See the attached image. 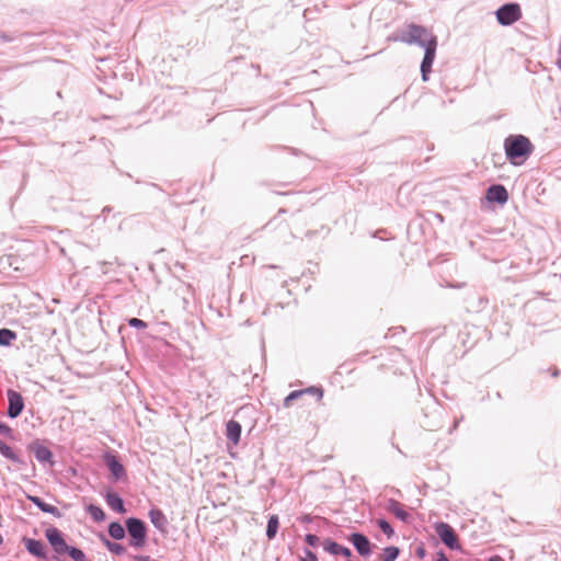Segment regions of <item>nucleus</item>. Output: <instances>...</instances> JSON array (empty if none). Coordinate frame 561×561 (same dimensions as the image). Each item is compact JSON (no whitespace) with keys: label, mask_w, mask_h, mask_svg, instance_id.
Returning <instances> with one entry per match:
<instances>
[{"label":"nucleus","mask_w":561,"mask_h":561,"mask_svg":"<svg viewBox=\"0 0 561 561\" xmlns=\"http://www.w3.org/2000/svg\"><path fill=\"white\" fill-rule=\"evenodd\" d=\"M504 149L510 162L514 165H520L533 153L534 146L527 137L512 135L505 139Z\"/></svg>","instance_id":"obj_1"},{"label":"nucleus","mask_w":561,"mask_h":561,"mask_svg":"<svg viewBox=\"0 0 561 561\" xmlns=\"http://www.w3.org/2000/svg\"><path fill=\"white\" fill-rule=\"evenodd\" d=\"M393 39L409 45L416 44L424 49H427L433 44L434 46H437L436 36L424 26L416 25L414 23L409 24L407 28L397 34Z\"/></svg>","instance_id":"obj_2"},{"label":"nucleus","mask_w":561,"mask_h":561,"mask_svg":"<svg viewBox=\"0 0 561 561\" xmlns=\"http://www.w3.org/2000/svg\"><path fill=\"white\" fill-rule=\"evenodd\" d=\"M126 528L130 536L129 545L135 548L144 547L146 542V525L138 518H128Z\"/></svg>","instance_id":"obj_3"},{"label":"nucleus","mask_w":561,"mask_h":561,"mask_svg":"<svg viewBox=\"0 0 561 561\" xmlns=\"http://www.w3.org/2000/svg\"><path fill=\"white\" fill-rule=\"evenodd\" d=\"M522 16L520 8L516 3L504 4L496 11V18L500 24L511 25Z\"/></svg>","instance_id":"obj_4"},{"label":"nucleus","mask_w":561,"mask_h":561,"mask_svg":"<svg viewBox=\"0 0 561 561\" xmlns=\"http://www.w3.org/2000/svg\"><path fill=\"white\" fill-rule=\"evenodd\" d=\"M45 536L57 554H64L69 546L66 543L62 534L55 527L47 528Z\"/></svg>","instance_id":"obj_5"},{"label":"nucleus","mask_w":561,"mask_h":561,"mask_svg":"<svg viewBox=\"0 0 561 561\" xmlns=\"http://www.w3.org/2000/svg\"><path fill=\"white\" fill-rule=\"evenodd\" d=\"M436 534L440 540L450 549H459V543L453 528L446 523L435 525Z\"/></svg>","instance_id":"obj_6"},{"label":"nucleus","mask_w":561,"mask_h":561,"mask_svg":"<svg viewBox=\"0 0 561 561\" xmlns=\"http://www.w3.org/2000/svg\"><path fill=\"white\" fill-rule=\"evenodd\" d=\"M7 396L9 402L8 415L11 419H15L21 414V412L24 409V400L18 391L12 389L8 390Z\"/></svg>","instance_id":"obj_7"},{"label":"nucleus","mask_w":561,"mask_h":561,"mask_svg":"<svg viewBox=\"0 0 561 561\" xmlns=\"http://www.w3.org/2000/svg\"><path fill=\"white\" fill-rule=\"evenodd\" d=\"M436 48L437 46H434L433 44L431 47L425 49L424 58L421 64V75L423 81L428 80V75L432 71V66L436 56Z\"/></svg>","instance_id":"obj_8"},{"label":"nucleus","mask_w":561,"mask_h":561,"mask_svg":"<svg viewBox=\"0 0 561 561\" xmlns=\"http://www.w3.org/2000/svg\"><path fill=\"white\" fill-rule=\"evenodd\" d=\"M486 198L490 202H496L501 205L505 204L508 199V194L503 185H492L486 191Z\"/></svg>","instance_id":"obj_9"},{"label":"nucleus","mask_w":561,"mask_h":561,"mask_svg":"<svg viewBox=\"0 0 561 561\" xmlns=\"http://www.w3.org/2000/svg\"><path fill=\"white\" fill-rule=\"evenodd\" d=\"M23 542L31 554L39 559H46L45 547L42 541L32 538H24Z\"/></svg>","instance_id":"obj_10"},{"label":"nucleus","mask_w":561,"mask_h":561,"mask_svg":"<svg viewBox=\"0 0 561 561\" xmlns=\"http://www.w3.org/2000/svg\"><path fill=\"white\" fill-rule=\"evenodd\" d=\"M351 541L360 556H368L370 553V542L366 536L353 534Z\"/></svg>","instance_id":"obj_11"},{"label":"nucleus","mask_w":561,"mask_h":561,"mask_svg":"<svg viewBox=\"0 0 561 561\" xmlns=\"http://www.w3.org/2000/svg\"><path fill=\"white\" fill-rule=\"evenodd\" d=\"M104 459L107 468L110 469L111 473L114 476L115 479H121L125 476V469L123 465L114 455L106 454Z\"/></svg>","instance_id":"obj_12"},{"label":"nucleus","mask_w":561,"mask_h":561,"mask_svg":"<svg viewBox=\"0 0 561 561\" xmlns=\"http://www.w3.org/2000/svg\"><path fill=\"white\" fill-rule=\"evenodd\" d=\"M386 510L404 523L410 520V514L404 511L402 505L396 500H389L386 505Z\"/></svg>","instance_id":"obj_13"},{"label":"nucleus","mask_w":561,"mask_h":561,"mask_svg":"<svg viewBox=\"0 0 561 561\" xmlns=\"http://www.w3.org/2000/svg\"><path fill=\"white\" fill-rule=\"evenodd\" d=\"M241 435V425L233 420H230L226 424V436L229 442H231L233 445H237L240 440Z\"/></svg>","instance_id":"obj_14"},{"label":"nucleus","mask_w":561,"mask_h":561,"mask_svg":"<svg viewBox=\"0 0 561 561\" xmlns=\"http://www.w3.org/2000/svg\"><path fill=\"white\" fill-rule=\"evenodd\" d=\"M323 549L327 552L334 554V556L342 554L344 557H350L352 554V552L348 548L343 547V546L339 545L337 542L332 541L330 539H327L323 542Z\"/></svg>","instance_id":"obj_15"},{"label":"nucleus","mask_w":561,"mask_h":561,"mask_svg":"<svg viewBox=\"0 0 561 561\" xmlns=\"http://www.w3.org/2000/svg\"><path fill=\"white\" fill-rule=\"evenodd\" d=\"M106 503L113 511L119 514L125 513L124 502L118 494L107 493Z\"/></svg>","instance_id":"obj_16"},{"label":"nucleus","mask_w":561,"mask_h":561,"mask_svg":"<svg viewBox=\"0 0 561 561\" xmlns=\"http://www.w3.org/2000/svg\"><path fill=\"white\" fill-rule=\"evenodd\" d=\"M27 499L33 504H35L42 512L49 513L53 515H59V511L56 506L45 503L38 496L27 495Z\"/></svg>","instance_id":"obj_17"},{"label":"nucleus","mask_w":561,"mask_h":561,"mask_svg":"<svg viewBox=\"0 0 561 561\" xmlns=\"http://www.w3.org/2000/svg\"><path fill=\"white\" fill-rule=\"evenodd\" d=\"M149 517L156 528H158L160 530L164 529V527L167 525V518L160 510H157V508L150 510Z\"/></svg>","instance_id":"obj_18"},{"label":"nucleus","mask_w":561,"mask_h":561,"mask_svg":"<svg viewBox=\"0 0 561 561\" xmlns=\"http://www.w3.org/2000/svg\"><path fill=\"white\" fill-rule=\"evenodd\" d=\"M0 454L13 462H21L20 456L5 443L0 440Z\"/></svg>","instance_id":"obj_19"},{"label":"nucleus","mask_w":561,"mask_h":561,"mask_svg":"<svg viewBox=\"0 0 561 561\" xmlns=\"http://www.w3.org/2000/svg\"><path fill=\"white\" fill-rule=\"evenodd\" d=\"M278 525H279L278 516L271 515L268 518V522H267V527H266V536L268 539H273L276 536L277 530H278Z\"/></svg>","instance_id":"obj_20"},{"label":"nucleus","mask_w":561,"mask_h":561,"mask_svg":"<svg viewBox=\"0 0 561 561\" xmlns=\"http://www.w3.org/2000/svg\"><path fill=\"white\" fill-rule=\"evenodd\" d=\"M108 534L112 538L121 540L125 537V528L117 522H113L108 526Z\"/></svg>","instance_id":"obj_21"},{"label":"nucleus","mask_w":561,"mask_h":561,"mask_svg":"<svg viewBox=\"0 0 561 561\" xmlns=\"http://www.w3.org/2000/svg\"><path fill=\"white\" fill-rule=\"evenodd\" d=\"M16 339V334L9 330V329H1L0 330V345L1 346H9L10 343Z\"/></svg>","instance_id":"obj_22"},{"label":"nucleus","mask_w":561,"mask_h":561,"mask_svg":"<svg viewBox=\"0 0 561 561\" xmlns=\"http://www.w3.org/2000/svg\"><path fill=\"white\" fill-rule=\"evenodd\" d=\"M87 512L90 514V516L95 522H102L105 518V514H104L103 510L101 507L96 506V505L90 504L87 507Z\"/></svg>","instance_id":"obj_23"},{"label":"nucleus","mask_w":561,"mask_h":561,"mask_svg":"<svg viewBox=\"0 0 561 561\" xmlns=\"http://www.w3.org/2000/svg\"><path fill=\"white\" fill-rule=\"evenodd\" d=\"M106 548L114 554L122 556L126 552V548L121 543L110 541L107 539L104 540Z\"/></svg>","instance_id":"obj_24"},{"label":"nucleus","mask_w":561,"mask_h":561,"mask_svg":"<svg viewBox=\"0 0 561 561\" xmlns=\"http://www.w3.org/2000/svg\"><path fill=\"white\" fill-rule=\"evenodd\" d=\"M36 459L41 462H48L53 458L51 451L46 447H39L35 453Z\"/></svg>","instance_id":"obj_25"},{"label":"nucleus","mask_w":561,"mask_h":561,"mask_svg":"<svg viewBox=\"0 0 561 561\" xmlns=\"http://www.w3.org/2000/svg\"><path fill=\"white\" fill-rule=\"evenodd\" d=\"M385 558L382 561H394L399 556V549L397 547H387L383 549Z\"/></svg>","instance_id":"obj_26"},{"label":"nucleus","mask_w":561,"mask_h":561,"mask_svg":"<svg viewBox=\"0 0 561 561\" xmlns=\"http://www.w3.org/2000/svg\"><path fill=\"white\" fill-rule=\"evenodd\" d=\"M377 524L379 526V528L381 529V531L388 537H392L394 535V530L393 528L391 527V525L385 520V519H378L377 520Z\"/></svg>","instance_id":"obj_27"},{"label":"nucleus","mask_w":561,"mask_h":561,"mask_svg":"<svg viewBox=\"0 0 561 561\" xmlns=\"http://www.w3.org/2000/svg\"><path fill=\"white\" fill-rule=\"evenodd\" d=\"M75 561H87L84 553L75 547H69L66 551Z\"/></svg>","instance_id":"obj_28"},{"label":"nucleus","mask_w":561,"mask_h":561,"mask_svg":"<svg viewBox=\"0 0 561 561\" xmlns=\"http://www.w3.org/2000/svg\"><path fill=\"white\" fill-rule=\"evenodd\" d=\"M301 396H304L302 390H295L291 391L284 400V405L286 408L290 407L291 402L299 399Z\"/></svg>","instance_id":"obj_29"},{"label":"nucleus","mask_w":561,"mask_h":561,"mask_svg":"<svg viewBox=\"0 0 561 561\" xmlns=\"http://www.w3.org/2000/svg\"><path fill=\"white\" fill-rule=\"evenodd\" d=\"M302 393L304 394H312V396H317L318 400H321L322 397H323V391L321 388H318V387H314V386H311V387H308L306 389H302Z\"/></svg>","instance_id":"obj_30"},{"label":"nucleus","mask_w":561,"mask_h":561,"mask_svg":"<svg viewBox=\"0 0 561 561\" xmlns=\"http://www.w3.org/2000/svg\"><path fill=\"white\" fill-rule=\"evenodd\" d=\"M128 324L138 330H145L148 327V324L145 321H142L138 318H130L128 320Z\"/></svg>","instance_id":"obj_31"},{"label":"nucleus","mask_w":561,"mask_h":561,"mask_svg":"<svg viewBox=\"0 0 561 561\" xmlns=\"http://www.w3.org/2000/svg\"><path fill=\"white\" fill-rule=\"evenodd\" d=\"M305 540L311 547H317L319 543V538L312 534L306 535Z\"/></svg>","instance_id":"obj_32"},{"label":"nucleus","mask_w":561,"mask_h":561,"mask_svg":"<svg viewBox=\"0 0 561 561\" xmlns=\"http://www.w3.org/2000/svg\"><path fill=\"white\" fill-rule=\"evenodd\" d=\"M10 433H11V428L7 424L0 422V434L9 435Z\"/></svg>","instance_id":"obj_33"},{"label":"nucleus","mask_w":561,"mask_h":561,"mask_svg":"<svg viewBox=\"0 0 561 561\" xmlns=\"http://www.w3.org/2000/svg\"><path fill=\"white\" fill-rule=\"evenodd\" d=\"M306 557L308 561H318L317 556L310 550H306Z\"/></svg>","instance_id":"obj_34"},{"label":"nucleus","mask_w":561,"mask_h":561,"mask_svg":"<svg viewBox=\"0 0 561 561\" xmlns=\"http://www.w3.org/2000/svg\"><path fill=\"white\" fill-rule=\"evenodd\" d=\"M416 556L420 557V558H424L425 556V550L423 547H420L416 549Z\"/></svg>","instance_id":"obj_35"},{"label":"nucleus","mask_w":561,"mask_h":561,"mask_svg":"<svg viewBox=\"0 0 561 561\" xmlns=\"http://www.w3.org/2000/svg\"><path fill=\"white\" fill-rule=\"evenodd\" d=\"M135 561H150V558L147 556H136Z\"/></svg>","instance_id":"obj_36"},{"label":"nucleus","mask_w":561,"mask_h":561,"mask_svg":"<svg viewBox=\"0 0 561 561\" xmlns=\"http://www.w3.org/2000/svg\"><path fill=\"white\" fill-rule=\"evenodd\" d=\"M436 561H449L448 558L443 553H438Z\"/></svg>","instance_id":"obj_37"},{"label":"nucleus","mask_w":561,"mask_h":561,"mask_svg":"<svg viewBox=\"0 0 561 561\" xmlns=\"http://www.w3.org/2000/svg\"><path fill=\"white\" fill-rule=\"evenodd\" d=\"M489 561H503L501 557L494 556L489 559Z\"/></svg>","instance_id":"obj_38"},{"label":"nucleus","mask_w":561,"mask_h":561,"mask_svg":"<svg viewBox=\"0 0 561 561\" xmlns=\"http://www.w3.org/2000/svg\"><path fill=\"white\" fill-rule=\"evenodd\" d=\"M557 65H558V68L561 70V57L559 58Z\"/></svg>","instance_id":"obj_39"},{"label":"nucleus","mask_w":561,"mask_h":561,"mask_svg":"<svg viewBox=\"0 0 561 561\" xmlns=\"http://www.w3.org/2000/svg\"><path fill=\"white\" fill-rule=\"evenodd\" d=\"M2 543V536L0 535V545Z\"/></svg>","instance_id":"obj_40"},{"label":"nucleus","mask_w":561,"mask_h":561,"mask_svg":"<svg viewBox=\"0 0 561 561\" xmlns=\"http://www.w3.org/2000/svg\"><path fill=\"white\" fill-rule=\"evenodd\" d=\"M301 561H308L307 559H301Z\"/></svg>","instance_id":"obj_41"}]
</instances>
